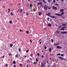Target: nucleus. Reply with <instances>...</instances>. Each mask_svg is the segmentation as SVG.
I'll use <instances>...</instances> for the list:
<instances>
[{
    "instance_id": "1",
    "label": "nucleus",
    "mask_w": 67,
    "mask_h": 67,
    "mask_svg": "<svg viewBox=\"0 0 67 67\" xmlns=\"http://www.w3.org/2000/svg\"><path fill=\"white\" fill-rule=\"evenodd\" d=\"M47 15H48V16H50L51 18H52V19H57V18L55 17V16H49L50 15H51V14L49 13H48V14H47Z\"/></svg>"
},
{
    "instance_id": "2",
    "label": "nucleus",
    "mask_w": 67,
    "mask_h": 67,
    "mask_svg": "<svg viewBox=\"0 0 67 67\" xmlns=\"http://www.w3.org/2000/svg\"><path fill=\"white\" fill-rule=\"evenodd\" d=\"M44 9L45 10H47V6L46 5H45L44 7Z\"/></svg>"
},
{
    "instance_id": "3",
    "label": "nucleus",
    "mask_w": 67,
    "mask_h": 67,
    "mask_svg": "<svg viewBox=\"0 0 67 67\" xmlns=\"http://www.w3.org/2000/svg\"><path fill=\"white\" fill-rule=\"evenodd\" d=\"M52 9L53 10H57V8L56 7H55L54 6H53L52 7Z\"/></svg>"
},
{
    "instance_id": "4",
    "label": "nucleus",
    "mask_w": 67,
    "mask_h": 67,
    "mask_svg": "<svg viewBox=\"0 0 67 67\" xmlns=\"http://www.w3.org/2000/svg\"><path fill=\"white\" fill-rule=\"evenodd\" d=\"M45 65V63H41V67H45V66H44Z\"/></svg>"
},
{
    "instance_id": "5",
    "label": "nucleus",
    "mask_w": 67,
    "mask_h": 67,
    "mask_svg": "<svg viewBox=\"0 0 67 67\" xmlns=\"http://www.w3.org/2000/svg\"><path fill=\"white\" fill-rule=\"evenodd\" d=\"M57 48H58V49H61L62 48V47H60V46H57Z\"/></svg>"
},
{
    "instance_id": "6",
    "label": "nucleus",
    "mask_w": 67,
    "mask_h": 67,
    "mask_svg": "<svg viewBox=\"0 0 67 67\" xmlns=\"http://www.w3.org/2000/svg\"><path fill=\"white\" fill-rule=\"evenodd\" d=\"M60 33H67V31H61L60 32Z\"/></svg>"
},
{
    "instance_id": "7",
    "label": "nucleus",
    "mask_w": 67,
    "mask_h": 67,
    "mask_svg": "<svg viewBox=\"0 0 67 67\" xmlns=\"http://www.w3.org/2000/svg\"><path fill=\"white\" fill-rule=\"evenodd\" d=\"M48 26H49V27H51L52 26V25H51V23H49L48 24Z\"/></svg>"
},
{
    "instance_id": "8",
    "label": "nucleus",
    "mask_w": 67,
    "mask_h": 67,
    "mask_svg": "<svg viewBox=\"0 0 67 67\" xmlns=\"http://www.w3.org/2000/svg\"><path fill=\"white\" fill-rule=\"evenodd\" d=\"M59 58H60V59H61L62 60L64 59L63 58H62L60 57H59Z\"/></svg>"
},
{
    "instance_id": "9",
    "label": "nucleus",
    "mask_w": 67,
    "mask_h": 67,
    "mask_svg": "<svg viewBox=\"0 0 67 67\" xmlns=\"http://www.w3.org/2000/svg\"><path fill=\"white\" fill-rule=\"evenodd\" d=\"M40 5L41 8H43V5L42 3H40Z\"/></svg>"
},
{
    "instance_id": "10",
    "label": "nucleus",
    "mask_w": 67,
    "mask_h": 67,
    "mask_svg": "<svg viewBox=\"0 0 67 67\" xmlns=\"http://www.w3.org/2000/svg\"><path fill=\"white\" fill-rule=\"evenodd\" d=\"M19 10H20L21 13H22V9H19L18 11H19Z\"/></svg>"
},
{
    "instance_id": "11",
    "label": "nucleus",
    "mask_w": 67,
    "mask_h": 67,
    "mask_svg": "<svg viewBox=\"0 0 67 67\" xmlns=\"http://www.w3.org/2000/svg\"><path fill=\"white\" fill-rule=\"evenodd\" d=\"M56 15H58V16H62V15L60 14H55Z\"/></svg>"
},
{
    "instance_id": "12",
    "label": "nucleus",
    "mask_w": 67,
    "mask_h": 67,
    "mask_svg": "<svg viewBox=\"0 0 67 67\" xmlns=\"http://www.w3.org/2000/svg\"><path fill=\"white\" fill-rule=\"evenodd\" d=\"M33 6V4H30V8H32V7Z\"/></svg>"
},
{
    "instance_id": "13",
    "label": "nucleus",
    "mask_w": 67,
    "mask_h": 67,
    "mask_svg": "<svg viewBox=\"0 0 67 67\" xmlns=\"http://www.w3.org/2000/svg\"><path fill=\"white\" fill-rule=\"evenodd\" d=\"M48 3H50L52 2V0H48Z\"/></svg>"
},
{
    "instance_id": "14",
    "label": "nucleus",
    "mask_w": 67,
    "mask_h": 67,
    "mask_svg": "<svg viewBox=\"0 0 67 67\" xmlns=\"http://www.w3.org/2000/svg\"><path fill=\"white\" fill-rule=\"evenodd\" d=\"M52 9V8L51 7H48V10H50V9Z\"/></svg>"
},
{
    "instance_id": "15",
    "label": "nucleus",
    "mask_w": 67,
    "mask_h": 67,
    "mask_svg": "<svg viewBox=\"0 0 67 67\" xmlns=\"http://www.w3.org/2000/svg\"><path fill=\"white\" fill-rule=\"evenodd\" d=\"M65 30V29L63 28H62L61 29H60V30H62V31H64V30Z\"/></svg>"
},
{
    "instance_id": "16",
    "label": "nucleus",
    "mask_w": 67,
    "mask_h": 67,
    "mask_svg": "<svg viewBox=\"0 0 67 67\" xmlns=\"http://www.w3.org/2000/svg\"><path fill=\"white\" fill-rule=\"evenodd\" d=\"M38 15L39 16H41V12H40L39 13Z\"/></svg>"
},
{
    "instance_id": "17",
    "label": "nucleus",
    "mask_w": 67,
    "mask_h": 67,
    "mask_svg": "<svg viewBox=\"0 0 67 67\" xmlns=\"http://www.w3.org/2000/svg\"><path fill=\"white\" fill-rule=\"evenodd\" d=\"M49 52H52V48H50L49 49Z\"/></svg>"
},
{
    "instance_id": "18",
    "label": "nucleus",
    "mask_w": 67,
    "mask_h": 67,
    "mask_svg": "<svg viewBox=\"0 0 67 67\" xmlns=\"http://www.w3.org/2000/svg\"><path fill=\"white\" fill-rule=\"evenodd\" d=\"M19 52H21V49L20 48H19Z\"/></svg>"
},
{
    "instance_id": "19",
    "label": "nucleus",
    "mask_w": 67,
    "mask_h": 67,
    "mask_svg": "<svg viewBox=\"0 0 67 67\" xmlns=\"http://www.w3.org/2000/svg\"><path fill=\"white\" fill-rule=\"evenodd\" d=\"M64 9H62L61 10H60V12H63L64 11Z\"/></svg>"
},
{
    "instance_id": "20",
    "label": "nucleus",
    "mask_w": 67,
    "mask_h": 67,
    "mask_svg": "<svg viewBox=\"0 0 67 67\" xmlns=\"http://www.w3.org/2000/svg\"><path fill=\"white\" fill-rule=\"evenodd\" d=\"M10 47H12V46H13V45L12 44H10Z\"/></svg>"
},
{
    "instance_id": "21",
    "label": "nucleus",
    "mask_w": 67,
    "mask_h": 67,
    "mask_svg": "<svg viewBox=\"0 0 67 67\" xmlns=\"http://www.w3.org/2000/svg\"><path fill=\"white\" fill-rule=\"evenodd\" d=\"M59 44V43H57V44H54V46H57V45H58Z\"/></svg>"
},
{
    "instance_id": "22",
    "label": "nucleus",
    "mask_w": 67,
    "mask_h": 67,
    "mask_svg": "<svg viewBox=\"0 0 67 67\" xmlns=\"http://www.w3.org/2000/svg\"><path fill=\"white\" fill-rule=\"evenodd\" d=\"M15 57L17 58H18V54L16 55Z\"/></svg>"
},
{
    "instance_id": "23",
    "label": "nucleus",
    "mask_w": 67,
    "mask_h": 67,
    "mask_svg": "<svg viewBox=\"0 0 67 67\" xmlns=\"http://www.w3.org/2000/svg\"><path fill=\"white\" fill-rule=\"evenodd\" d=\"M62 25L63 26H67V25L65 24H63Z\"/></svg>"
},
{
    "instance_id": "24",
    "label": "nucleus",
    "mask_w": 67,
    "mask_h": 67,
    "mask_svg": "<svg viewBox=\"0 0 67 67\" xmlns=\"http://www.w3.org/2000/svg\"><path fill=\"white\" fill-rule=\"evenodd\" d=\"M36 62H38V59H36Z\"/></svg>"
},
{
    "instance_id": "25",
    "label": "nucleus",
    "mask_w": 67,
    "mask_h": 67,
    "mask_svg": "<svg viewBox=\"0 0 67 67\" xmlns=\"http://www.w3.org/2000/svg\"><path fill=\"white\" fill-rule=\"evenodd\" d=\"M20 67H22V66H23V65H22L21 64H20Z\"/></svg>"
},
{
    "instance_id": "26",
    "label": "nucleus",
    "mask_w": 67,
    "mask_h": 67,
    "mask_svg": "<svg viewBox=\"0 0 67 67\" xmlns=\"http://www.w3.org/2000/svg\"><path fill=\"white\" fill-rule=\"evenodd\" d=\"M57 56H60V53H58L57 54Z\"/></svg>"
},
{
    "instance_id": "27",
    "label": "nucleus",
    "mask_w": 67,
    "mask_h": 67,
    "mask_svg": "<svg viewBox=\"0 0 67 67\" xmlns=\"http://www.w3.org/2000/svg\"><path fill=\"white\" fill-rule=\"evenodd\" d=\"M44 49H47V47L46 46H44Z\"/></svg>"
},
{
    "instance_id": "28",
    "label": "nucleus",
    "mask_w": 67,
    "mask_h": 67,
    "mask_svg": "<svg viewBox=\"0 0 67 67\" xmlns=\"http://www.w3.org/2000/svg\"><path fill=\"white\" fill-rule=\"evenodd\" d=\"M9 23H10V24H12V21H10L9 22Z\"/></svg>"
},
{
    "instance_id": "29",
    "label": "nucleus",
    "mask_w": 67,
    "mask_h": 67,
    "mask_svg": "<svg viewBox=\"0 0 67 67\" xmlns=\"http://www.w3.org/2000/svg\"><path fill=\"white\" fill-rule=\"evenodd\" d=\"M26 33H27V34H29V31H26Z\"/></svg>"
},
{
    "instance_id": "30",
    "label": "nucleus",
    "mask_w": 67,
    "mask_h": 67,
    "mask_svg": "<svg viewBox=\"0 0 67 67\" xmlns=\"http://www.w3.org/2000/svg\"><path fill=\"white\" fill-rule=\"evenodd\" d=\"M13 64H14V65H15V61H14L13 63Z\"/></svg>"
},
{
    "instance_id": "31",
    "label": "nucleus",
    "mask_w": 67,
    "mask_h": 67,
    "mask_svg": "<svg viewBox=\"0 0 67 67\" xmlns=\"http://www.w3.org/2000/svg\"><path fill=\"white\" fill-rule=\"evenodd\" d=\"M8 10H9V11H8V12H9V13H10V9H8Z\"/></svg>"
},
{
    "instance_id": "32",
    "label": "nucleus",
    "mask_w": 67,
    "mask_h": 67,
    "mask_svg": "<svg viewBox=\"0 0 67 67\" xmlns=\"http://www.w3.org/2000/svg\"><path fill=\"white\" fill-rule=\"evenodd\" d=\"M43 1L44 3H46V2L45 1H44V0H43Z\"/></svg>"
},
{
    "instance_id": "33",
    "label": "nucleus",
    "mask_w": 67,
    "mask_h": 67,
    "mask_svg": "<svg viewBox=\"0 0 67 67\" xmlns=\"http://www.w3.org/2000/svg\"><path fill=\"white\" fill-rule=\"evenodd\" d=\"M61 14H62V15H64V13H61Z\"/></svg>"
},
{
    "instance_id": "34",
    "label": "nucleus",
    "mask_w": 67,
    "mask_h": 67,
    "mask_svg": "<svg viewBox=\"0 0 67 67\" xmlns=\"http://www.w3.org/2000/svg\"><path fill=\"white\" fill-rule=\"evenodd\" d=\"M36 62H35L33 64L34 65H35V64H36Z\"/></svg>"
},
{
    "instance_id": "35",
    "label": "nucleus",
    "mask_w": 67,
    "mask_h": 67,
    "mask_svg": "<svg viewBox=\"0 0 67 67\" xmlns=\"http://www.w3.org/2000/svg\"><path fill=\"white\" fill-rule=\"evenodd\" d=\"M26 15H29V13H26Z\"/></svg>"
},
{
    "instance_id": "36",
    "label": "nucleus",
    "mask_w": 67,
    "mask_h": 67,
    "mask_svg": "<svg viewBox=\"0 0 67 67\" xmlns=\"http://www.w3.org/2000/svg\"><path fill=\"white\" fill-rule=\"evenodd\" d=\"M44 57V56L43 55H42L41 56V57L42 58H43V57Z\"/></svg>"
},
{
    "instance_id": "37",
    "label": "nucleus",
    "mask_w": 67,
    "mask_h": 67,
    "mask_svg": "<svg viewBox=\"0 0 67 67\" xmlns=\"http://www.w3.org/2000/svg\"><path fill=\"white\" fill-rule=\"evenodd\" d=\"M53 2L54 3H55V0H53Z\"/></svg>"
},
{
    "instance_id": "38",
    "label": "nucleus",
    "mask_w": 67,
    "mask_h": 67,
    "mask_svg": "<svg viewBox=\"0 0 67 67\" xmlns=\"http://www.w3.org/2000/svg\"><path fill=\"white\" fill-rule=\"evenodd\" d=\"M51 42L52 43H53V39H52V40H51Z\"/></svg>"
},
{
    "instance_id": "39",
    "label": "nucleus",
    "mask_w": 67,
    "mask_h": 67,
    "mask_svg": "<svg viewBox=\"0 0 67 67\" xmlns=\"http://www.w3.org/2000/svg\"><path fill=\"white\" fill-rule=\"evenodd\" d=\"M26 52V53H28V52H29V51H28V50H27Z\"/></svg>"
},
{
    "instance_id": "40",
    "label": "nucleus",
    "mask_w": 67,
    "mask_h": 67,
    "mask_svg": "<svg viewBox=\"0 0 67 67\" xmlns=\"http://www.w3.org/2000/svg\"><path fill=\"white\" fill-rule=\"evenodd\" d=\"M64 56V54H61V56Z\"/></svg>"
},
{
    "instance_id": "41",
    "label": "nucleus",
    "mask_w": 67,
    "mask_h": 67,
    "mask_svg": "<svg viewBox=\"0 0 67 67\" xmlns=\"http://www.w3.org/2000/svg\"><path fill=\"white\" fill-rule=\"evenodd\" d=\"M11 15L12 16L13 15V13H11Z\"/></svg>"
},
{
    "instance_id": "42",
    "label": "nucleus",
    "mask_w": 67,
    "mask_h": 67,
    "mask_svg": "<svg viewBox=\"0 0 67 67\" xmlns=\"http://www.w3.org/2000/svg\"><path fill=\"white\" fill-rule=\"evenodd\" d=\"M37 55L38 56H40V54H39V53H38Z\"/></svg>"
},
{
    "instance_id": "43",
    "label": "nucleus",
    "mask_w": 67,
    "mask_h": 67,
    "mask_svg": "<svg viewBox=\"0 0 67 67\" xmlns=\"http://www.w3.org/2000/svg\"><path fill=\"white\" fill-rule=\"evenodd\" d=\"M19 31H20V32H22V30H21V29H20V30H19Z\"/></svg>"
},
{
    "instance_id": "44",
    "label": "nucleus",
    "mask_w": 67,
    "mask_h": 67,
    "mask_svg": "<svg viewBox=\"0 0 67 67\" xmlns=\"http://www.w3.org/2000/svg\"><path fill=\"white\" fill-rule=\"evenodd\" d=\"M30 41L31 43H32V40H30Z\"/></svg>"
},
{
    "instance_id": "45",
    "label": "nucleus",
    "mask_w": 67,
    "mask_h": 67,
    "mask_svg": "<svg viewBox=\"0 0 67 67\" xmlns=\"http://www.w3.org/2000/svg\"><path fill=\"white\" fill-rule=\"evenodd\" d=\"M6 67H8V64H6Z\"/></svg>"
},
{
    "instance_id": "46",
    "label": "nucleus",
    "mask_w": 67,
    "mask_h": 67,
    "mask_svg": "<svg viewBox=\"0 0 67 67\" xmlns=\"http://www.w3.org/2000/svg\"><path fill=\"white\" fill-rule=\"evenodd\" d=\"M53 20H52V19H50V21H51V22H52V21Z\"/></svg>"
},
{
    "instance_id": "47",
    "label": "nucleus",
    "mask_w": 67,
    "mask_h": 67,
    "mask_svg": "<svg viewBox=\"0 0 67 67\" xmlns=\"http://www.w3.org/2000/svg\"><path fill=\"white\" fill-rule=\"evenodd\" d=\"M39 44H42V42H40Z\"/></svg>"
},
{
    "instance_id": "48",
    "label": "nucleus",
    "mask_w": 67,
    "mask_h": 67,
    "mask_svg": "<svg viewBox=\"0 0 67 67\" xmlns=\"http://www.w3.org/2000/svg\"><path fill=\"white\" fill-rule=\"evenodd\" d=\"M55 5H57V6H58V4H55Z\"/></svg>"
},
{
    "instance_id": "49",
    "label": "nucleus",
    "mask_w": 67,
    "mask_h": 67,
    "mask_svg": "<svg viewBox=\"0 0 67 67\" xmlns=\"http://www.w3.org/2000/svg\"><path fill=\"white\" fill-rule=\"evenodd\" d=\"M38 1H42V0H38Z\"/></svg>"
},
{
    "instance_id": "50",
    "label": "nucleus",
    "mask_w": 67,
    "mask_h": 67,
    "mask_svg": "<svg viewBox=\"0 0 67 67\" xmlns=\"http://www.w3.org/2000/svg\"><path fill=\"white\" fill-rule=\"evenodd\" d=\"M61 26H62V25L60 26L59 27V28H60V27H61Z\"/></svg>"
},
{
    "instance_id": "51",
    "label": "nucleus",
    "mask_w": 67,
    "mask_h": 67,
    "mask_svg": "<svg viewBox=\"0 0 67 67\" xmlns=\"http://www.w3.org/2000/svg\"><path fill=\"white\" fill-rule=\"evenodd\" d=\"M30 56H32V54H31V55H30Z\"/></svg>"
},
{
    "instance_id": "52",
    "label": "nucleus",
    "mask_w": 67,
    "mask_h": 67,
    "mask_svg": "<svg viewBox=\"0 0 67 67\" xmlns=\"http://www.w3.org/2000/svg\"><path fill=\"white\" fill-rule=\"evenodd\" d=\"M41 41V39H40V40H39V42H40V41Z\"/></svg>"
},
{
    "instance_id": "53",
    "label": "nucleus",
    "mask_w": 67,
    "mask_h": 67,
    "mask_svg": "<svg viewBox=\"0 0 67 67\" xmlns=\"http://www.w3.org/2000/svg\"><path fill=\"white\" fill-rule=\"evenodd\" d=\"M37 4H38V5H40V3H37Z\"/></svg>"
},
{
    "instance_id": "54",
    "label": "nucleus",
    "mask_w": 67,
    "mask_h": 67,
    "mask_svg": "<svg viewBox=\"0 0 67 67\" xmlns=\"http://www.w3.org/2000/svg\"><path fill=\"white\" fill-rule=\"evenodd\" d=\"M9 55H12V54H9Z\"/></svg>"
},
{
    "instance_id": "55",
    "label": "nucleus",
    "mask_w": 67,
    "mask_h": 67,
    "mask_svg": "<svg viewBox=\"0 0 67 67\" xmlns=\"http://www.w3.org/2000/svg\"><path fill=\"white\" fill-rule=\"evenodd\" d=\"M29 59H30V60H32V59L31 58H30Z\"/></svg>"
},
{
    "instance_id": "56",
    "label": "nucleus",
    "mask_w": 67,
    "mask_h": 67,
    "mask_svg": "<svg viewBox=\"0 0 67 67\" xmlns=\"http://www.w3.org/2000/svg\"><path fill=\"white\" fill-rule=\"evenodd\" d=\"M61 1H63V2H64V0H61Z\"/></svg>"
},
{
    "instance_id": "57",
    "label": "nucleus",
    "mask_w": 67,
    "mask_h": 67,
    "mask_svg": "<svg viewBox=\"0 0 67 67\" xmlns=\"http://www.w3.org/2000/svg\"><path fill=\"white\" fill-rule=\"evenodd\" d=\"M65 27H63V28H65Z\"/></svg>"
},
{
    "instance_id": "58",
    "label": "nucleus",
    "mask_w": 67,
    "mask_h": 67,
    "mask_svg": "<svg viewBox=\"0 0 67 67\" xmlns=\"http://www.w3.org/2000/svg\"><path fill=\"white\" fill-rule=\"evenodd\" d=\"M46 28H44V30H46Z\"/></svg>"
},
{
    "instance_id": "59",
    "label": "nucleus",
    "mask_w": 67,
    "mask_h": 67,
    "mask_svg": "<svg viewBox=\"0 0 67 67\" xmlns=\"http://www.w3.org/2000/svg\"><path fill=\"white\" fill-rule=\"evenodd\" d=\"M59 31H57V33H59Z\"/></svg>"
},
{
    "instance_id": "60",
    "label": "nucleus",
    "mask_w": 67,
    "mask_h": 67,
    "mask_svg": "<svg viewBox=\"0 0 67 67\" xmlns=\"http://www.w3.org/2000/svg\"><path fill=\"white\" fill-rule=\"evenodd\" d=\"M25 58L26 57V55H25Z\"/></svg>"
},
{
    "instance_id": "61",
    "label": "nucleus",
    "mask_w": 67,
    "mask_h": 67,
    "mask_svg": "<svg viewBox=\"0 0 67 67\" xmlns=\"http://www.w3.org/2000/svg\"><path fill=\"white\" fill-rule=\"evenodd\" d=\"M29 61H30L29 60H27V62H29Z\"/></svg>"
},
{
    "instance_id": "62",
    "label": "nucleus",
    "mask_w": 67,
    "mask_h": 67,
    "mask_svg": "<svg viewBox=\"0 0 67 67\" xmlns=\"http://www.w3.org/2000/svg\"><path fill=\"white\" fill-rule=\"evenodd\" d=\"M55 25L57 26V25L56 24H55Z\"/></svg>"
},
{
    "instance_id": "63",
    "label": "nucleus",
    "mask_w": 67,
    "mask_h": 67,
    "mask_svg": "<svg viewBox=\"0 0 67 67\" xmlns=\"http://www.w3.org/2000/svg\"><path fill=\"white\" fill-rule=\"evenodd\" d=\"M62 18H63V19H64V17H63V16H62Z\"/></svg>"
},
{
    "instance_id": "64",
    "label": "nucleus",
    "mask_w": 67,
    "mask_h": 67,
    "mask_svg": "<svg viewBox=\"0 0 67 67\" xmlns=\"http://www.w3.org/2000/svg\"><path fill=\"white\" fill-rule=\"evenodd\" d=\"M49 19V18H48V19Z\"/></svg>"
}]
</instances>
